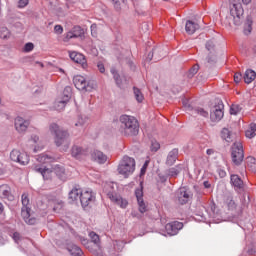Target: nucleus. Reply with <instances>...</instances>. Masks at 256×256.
<instances>
[{
	"label": "nucleus",
	"instance_id": "7ed1b4c3",
	"mask_svg": "<svg viewBox=\"0 0 256 256\" xmlns=\"http://www.w3.org/2000/svg\"><path fill=\"white\" fill-rule=\"evenodd\" d=\"M230 3V17L229 20L232 21L233 25L239 26L243 21V4L241 0H229Z\"/></svg>",
	"mask_w": 256,
	"mask_h": 256
},
{
	"label": "nucleus",
	"instance_id": "e2e57ef3",
	"mask_svg": "<svg viewBox=\"0 0 256 256\" xmlns=\"http://www.w3.org/2000/svg\"><path fill=\"white\" fill-rule=\"evenodd\" d=\"M75 125L76 127H83V125H85V120H83V118H79L78 122Z\"/></svg>",
	"mask_w": 256,
	"mask_h": 256
},
{
	"label": "nucleus",
	"instance_id": "3c124183",
	"mask_svg": "<svg viewBox=\"0 0 256 256\" xmlns=\"http://www.w3.org/2000/svg\"><path fill=\"white\" fill-rule=\"evenodd\" d=\"M33 49H35V45L31 42L26 43L24 46L25 53H31V51H33Z\"/></svg>",
	"mask_w": 256,
	"mask_h": 256
},
{
	"label": "nucleus",
	"instance_id": "20e7f679",
	"mask_svg": "<svg viewBox=\"0 0 256 256\" xmlns=\"http://www.w3.org/2000/svg\"><path fill=\"white\" fill-rule=\"evenodd\" d=\"M135 158L129 157L128 155L123 156L118 165L117 171L119 175H123L125 179L135 173Z\"/></svg>",
	"mask_w": 256,
	"mask_h": 256
},
{
	"label": "nucleus",
	"instance_id": "a878e982",
	"mask_svg": "<svg viewBox=\"0 0 256 256\" xmlns=\"http://www.w3.org/2000/svg\"><path fill=\"white\" fill-rule=\"evenodd\" d=\"M185 30L186 33H188V35H193L195 31H199V24L191 20H188L185 25Z\"/></svg>",
	"mask_w": 256,
	"mask_h": 256
},
{
	"label": "nucleus",
	"instance_id": "cd10ccee",
	"mask_svg": "<svg viewBox=\"0 0 256 256\" xmlns=\"http://www.w3.org/2000/svg\"><path fill=\"white\" fill-rule=\"evenodd\" d=\"M221 139H223V141H226V143H232L233 141V132H231V130H229V128H223L221 130Z\"/></svg>",
	"mask_w": 256,
	"mask_h": 256
},
{
	"label": "nucleus",
	"instance_id": "393cba45",
	"mask_svg": "<svg viewBox=\"0 0 256 256\" xmlns=\"http://www.w3.org/2000/svg\"><path fill=\"white\" fill-rule=\"evenodd\" d=\"M36 160L38 161V163H41V165H43L44 167H47V165L55 161V158L47 154H40L37 156Z\"/></svg>",
	"mask_w": 256,
	"mask_h": 256
},
{
	"label": "nucleus",
	"instance_id": "de8ad7c7",
	"mask_svg": "<svg viewBox=\"0 0 256 256\" xmlns=\"http://www.w3.org/2000/svg\"><path fill=\"white\" fill-rule=\"evenodd\" d=\"M197 71H199V65L193 66L189 72H188V77L191 79V77H194V75H197Z\"/></svg>",
	"mask_w": 256,
	"mask_h": 256
},
{
	"label": "nucleus",
	"instance_id": "37998d69",
	"mask_svg": "<svg viewBox=\"0 0 256 256\" xmlns=\"http://www.w3.org/2000/svg\"><path fill=\"white\" fill-rule=\"evenodd\" d=\"M241 105L239 104H233L230 107V115H238V113H241Z\"/></svg>",
	"mask_w": 256,
	"mask_h": 256
},
{
	"label": "nucleus",
	"instance_id": "13d9d810",
	"mask_svg": "<svg viewBox=\"0 0 256 256\" xmlns=\"http://www.w3.org/2000/svg\"><path fill=\"white\" fill-rule=\"evenodd\" d=\"M97 69L100 73H105V64H103V62H98Z\"/></svg>",
	"mask_w": 256,
	"mask_h": 256
},
{
	"label": "nucleus",
	"instance_id": "774afa93",
	"mask_svg": "<svg viewBox=\"0 0 256 256\" xmlns=\"http://www.w3.org/2000/svg\"><path fill=\"white\" fill-rule=\"evenodd\" d=\"M206 153L207 155H213L215 151L213 149H207Z\"/></svg>",
	"mask_w": 256,
	"mask_h": 256
},
{
	"label": "nucleus",
	"instance_id": "6e6d98bb",
	"mask_svg": "<svg viewBox=\"0 0 256 256\" xmlns=\"http://www.w3.org/2000/svg\"><path fill=\"white\" fill-rule=\"evenodd\" d=\"M241 79H243V75L241 74V72H236L234 74L235 83H241Z\"/></svg>",
	"mask_w": 256,
	"mask_h": 256
},
{
	"label": "nucleus",
	"instance_id": "72a5a7b5",
	"mask_svg": "<svg viewBox=\"0 0 256 256\" xmlns=\"http://www.w3.org/2000/svg\"><path fill=\"white\" fill-rule=\"evenodd\" d=\"M69 102L65 101L63 98H57L55 103H54V109L56 111H63L65 107L67 106Z\"/></svg>",
	"mask_w": 256,
	"mask_h": 256
},
{
	"label": "nucleus",
	"instance_id": "69168bd1",
	"mask_svg": "<svg viewBox=\"0 0 256 256\" xmlns=\"http://www.w3.org/2000/svg\"><path fill=\"white\" fill-rule=\"evenodd\" d=\"M203 185H204L205 189H211V183L209 181H204Z\"/></svg>",
	"mask_w": 256,
	"mask_h": 256
},
{
	"label": "nucleus",
	"instance_id": "f3484780",
	"mask_svg": "<svg viewBox=\"0 0 256 256\" xmlns=\"http://www.w3.org/2000/svg\"><path fill=\"white\" fill-rule=\"evenodd\" d=\"M0 199H7L8 201L15 199V196L11 193V187L8 184L0 185Z\"/></svg>",
	"mask_w": 256,
	"mask_h": 256
},
{
	"label": "nucleus",
	"instance_id": "412c9836",
	"mask_svg": "<svg viewBox=\"0 0 256 256\" xmlns=\"http://www.w3.org/2000/svg\"><path fill=\"white\" fill-rule=\"evenodd\" d=\"M163 50L161 48H154L146 57V61L150 63V61H159L161 59V56H163Z\"/></svg>",
	"mask_w": 256,
	"mask_h": 256
},
{
	"label": "nucleus",
	"instance_id": "aec40b11",
	"mask_svg": "<svg viewBox=\"0 0 256 256\" xmlns=\"http://www.w3.org/2000/svg\"><path fill=\"white\" fill-rule=\"evenodd\" d=\"M88 151L87 149H83V147L74 145L71 149V155L74 157V159H81L87 155Z\"/></svg>",
	"mask_w": 256,
	"mask_h": 256
},
{
	"label": "nucleus",
	"instance_id": "f257e3e1",
	"mask_svg": "<svg viewBox=\"0 0 256 256\" xmlns=\"http://www.w3.org/2000/svg\"><path fill=\"white\" fill-rule=\"evenodd\" d=\"M120 133L125 137H135L139 135V121L135 117L127 114L121 115L119 118Z\"/></svg>",
	"mask_w": 256,
	"mask_h": 256
},
{
	"label": "nucleus",
	"instance_id": "a18cd8bd",
	"mask_svg": "<svg viewBox=\"0 0 256 256\" xmlns=\"http://www.w3.org/2000/svg\"><path fill=\"white\" fill-rule=\"evenodd\" d=\"M97 87V83L95 81H86V88L84 91H91Z\"/></svg>",
	"mask_w": 256,
	"mask_h": 256
},
{
	"label": "nucleus",
	"instance_id": "58836bf2",
	"mask_svg": "<svg viewBox=\"0 0 256 256\" xmlns=\"http://www.w3.org/2000/svg\"><path fill=\"white\" fill-rule=\"evenodd\" d=\"M246 164L247 167H249V169H251V171L256 172V159L253 156H248L246 158Z\"/></svg>",
	"mask_w": 256,
	"mask_h": 256
},
{
	"label": "nucleus",
	"instance_id": "b1692460",
	"mask_svg": "<svg viewBox=\"0 0 256 256\" xmlns=\"http://www.w3.org/2000/svg\"><path fill=\"white\" fill-rule=\"evenodd\" d=\"M110 73L113 75V79H114L117 87H119L120 89H123V85H125V83H127V80H123V78H121V76L119 75V72H117V70L115 68H112L110 70Z\"/></svg>",
	"mask_w": 256,
	"mask_h": 256
},
{
	"label": "nucleus",
	"instance_id": "c9c22d12",
	"mask_svg": "<svg viewBox=\"0 0 256 256\" xmlns=\"http://www.w3.org/2000/svg\"><path fill=\"white\" fill-rule=\"evenodd\" d=\"M245 136L247 139H253V137L256 136V124L252 123L250 124L249 128L245 132Z\"/></svg>",
	"mask_w": 256,
	"mask_h": 256
},
{
	"label": "nucleus",
	"instance_id": "a19ab883",
	"mask_svg": "<svg viewBox=\"0 0 256 256\" xmlns=\"http://www.w3.org/2000/svg\"><path fill=\"white\" fill-rule=\"evenodd\" d=\"M133 91L136 101H138V103H143V99H145V97L143 96V93H141V90H139L137 87H134Z\"/></svg>",
	"mask_w": 256,
	"mask_h": 256
},
{
	"label": "nucleus",
	"instance_id": "ea45409f",
	"mask_svg": "<svg viewBox=\"0 0 256 256\" xmlns=\"http://www.w3.org/2000/svg\"><path fill=\"white\" fill-rule=\"evenodd\" d=\"M192 115H200L201 117H209V112L203 108H194L192 109Z\"/></svg>",
	"mask_w": 256,
	"mask_h": 256
},
{
	"label": "nucleus",
	"instance_id": "338daca9",
	"mask_svg": "<svg viewBox=\"0 0 256 256\" xmlns=\"http://www.w3.org/2000/svg\"><path fill=\"white\" fill-rule=\"evenodd\" d=\"M219 176L221 177V178H223V177H226V175H227V172H225V170H219Z\"/></svg>",
	"mask_w": 256,
	"mask_h": 256
},
{
	"label": "nucleus",
	"instance_id": "f704fd0d",
	"mask_svg": "<svg viewBox=\"0 0 256 256\" xmlns=\"http://www.w3.org/2000/svg\"><path fill=\"white\" fill-rule=\"evenodd\" d=\"M71 95H73V89L71 88V86H66L60 99H64L69 103V101L71 100Z\"/></svg>",
	"mask_w": 256,
	"mask_h": 256
},
{
	"label": "nucleus",
	"instance_id": "4c0bfd02",
	"mask_svg": "<svg viewBox=\"0 0 256 256\" xmlns=\"http://www.w3.org/2000/svg\"><path fill=\"white\" fill-rule=\"evenodd\" d=\"M179 173H181V167L179 166L172 167L166 170V175H168V177H177Z\"/></svg>",
	"mask_w": 256,
	"mask_h": 256
},
{
	"label": "nucleus",
	"instance_id": "09e8293b",
	"mask_svg": "<svg viewBox=\"0 0 256 256\" xmlns=\"http://www.w3.org/2000/svg\"><path fill=\"white\" fill-rule=\"evenodd\" d=\"M159 149H161V145L159 144V142H157V140H152L151 151L157 152L159 151Z\"/></svg>",
	"mask_w": 256,
	"mask_h": 256
},
{
	"label": "nucleus",
	"instance_id": "1a4fd4ad",
	"mask_svg": "<svg viewBox=\"0 0 256 256\" xmlns=\"http://www.w3.org/2000/svg\"><path fill=\"white\" fill-rule=\"evenodd\" d=\"M33 171H35V173H40V175H42L44 181H49V179L53 178V170H51L47 166L35 164L33 166Z\"/></svg>",
	"mask_w": 256,
	"mask_h": 256
},
{
	"label": "nucleus",
	"instance_id": "423d86ee",
	"mask_svg": "<svg viewBox=\"0 0 256 256\" xmlns=\"http://www.w3.org/2000/svg\"><path fill=\"white\" fill-rule=\"evenodd\" d=\"M10 159L14 161V163H19V165H29V155L18 149H13L10 152Z\"/></svg>",
	"mask_w": 256,
	"mask_h": 256
},
{
	"label": "nucleus",
	"instance_id": "9d476101",
	"mask_svg": "<svg viewBox=\"0 0 256 256\" xmlns=\"http://www.w3.org/2000/svg\"><path fill=\"white\" fill-rule=\"evenodd\" d=\"M107 197L110 199V201H112V203H115L118 205V207H121V209H127V205H129L127 199L117 195L115 192H108Z\"/></svg>",
	"mask_w": 256,
	"mask_h": 256
},
{
	"label": "nucleus",
	"instance_id": "bf43d9fd",
	"mask_svg": "<svg viewBox=\"0 0 256 256\" xmlns=\"http://www.w3.org/2000/svg\"><path fill=\"white\" fill-rule=\"evenodd\" d=\"M12 238L15 243H19V241L21 240V234L19 232H14Z\"/></svg>",
	"mask_w": 256,
	"mask_h": 256
},
{
	"label": "nucleus",
	"instance_id": "603ef678",
	"mask_svg": "<svg viewBox=\"0 0 256 256\" xmlns=\"http://www.w3.org/2000/svg\"><path fill=\"white\" fill-rule=\"evenodd\" d=\"M135 195H136L137 201L143 200V188H137L135 190Z\"/></svg>",
	"mask_w": 256,
	"mask_h": 256
},
{
	"label": "nucleus",
	"instance_id": "a211bd4d",
	"mask_svg": "<svg viewBox=\"0 0 256 256\" xmlns=\"http://www.w3.org/2000/svg\"><path fill=\"white\" fill-rule=\"evenodd\" d=\"M73 83L78 91H85L87 89V79L82 75L74 76Z\"/></svg>",
	"mask_w": 256,
	"mask_h": 256
},
{
	"label": "nucleus",
	"instance_id": "0e129e2a",
	"mask_svg": "<svg viewBox=\"0 0 256 256\" xmlns=\"http://www.w3.org/2000/svg\"><path fill=\"white\" fill-rule=\"evenodd\" d=\"M131 217H134L136 219H141V215H139V213L137 211H135V210H133L131 212Z\"/></svg>",
	"mask_w": 256,
	"mask_h": 256
},
{
	"label": "nucleus",
	"instance_id": "680f3d73",
	"mask_svg": "<svg viewBox=\"0 0 256 256\" xmlns=\"http://www.w3.org/2000/svg\"><path fill=\"white\" fill-rule=\"evenodd\" d=\"M39 141V136L37 135H32L29 142L30 143H37Z\"/></svg>",
	"mask_w": 256,
	"mask_h": 256
},
{
	"label": "nucleus",
	"instance_id": "f03ea898",
	"mask_svg": "<svg viewBox=\"0 0 256 256\" xmlns=\"http://www.w3.org/2000/svg\"><path fill=\"white\" fill-rule=\"evenodd\" d=\"M50 133L54 135V143L57 147H61L62 151H67L69 145H71V139H69V132L59 129V125L53 123L50 125Z\"/></svg>",
	"mask_w": 256,
	"mask_h": 256
},
{
	"label": "nucleus",
	"instance_id": "2eb2a0df",
	"mask_svg": "<svg viewBox=\"0 0 256 256\" xmlns=\"http://www.w3.org/2000/svg\"><path fill=\"white\" fill-rule=\"evenodd\" d=\"M69 57L74 63H78V65H81L83 69H87V59H85V56L78 52H70Z\"/></svg>",
	"mask_w": 256,
	"mask_h": 256
},
{
	"label": "nucleus",
	"instance_id": "9b49d317",
	"mask_svg": "<svg viewBox=\"0 0 256 256\" xmlns=\"http://www.w3.org/2000/svg\"><path fill=\"white\" fill-rule=\"evenodd\" d=\"M181 229H183V222L179 221L170 222L165 226V231L170 236L177 235Z\"/></svg>",
	"mask_w": 256,
	"mask_h": 256
},
{
	"label": "nucleus",
	"instance_id": "dca6fc26",
	"mask_svg": "<svg viewBox=\"0 0 256 256\" xmlns=\"http://www.w3.org/2000/svg\"><path fill=\"white\" fill-rule=\"evenodd\" d=\"M91 159L99 165H105V163H107V155L100 150H93L91 152Z\"/></svg>",
	"mask_w": 256,
	"mask_h": 256
},
{
	"label": "nucleus",
	"instance_id": "49530a36",
	"mask_svg": "<svg viewBox=\"0 0 256 256\" xmlns=\"http://www.w3.org/2000/svg\"><path fill=\"white\" fill-rule=\"evenodd\" d=\"M31 217V211L29 212L27 217H23L25 223H27L28 225H35L36 221L35 218H30Z\"/></svg>",
	"mask_w": 256,
	"mask_h": 256
},
{
	"label": "nucleus",
	"instance_id": "39448f33",
	"mask_svg": "<svg viewBox=\"0 0 256 256\" xmlns=\"http://www.w3.org/2000/svg\"><path fill=\"white\" fill-rule=\"evenodd\" d=\"M232 163L234 165H241L243 159H245V151L243 150V144L241 142H235L231 147Z\"/></svg>",
	"mask_w": 256,
	"mask_h": 256
},
{
	"label": "nucleus",
	"instance_id": "0eeeda50",
	"mask_svg": "<svg viewBox=\"0 0 256 256\" xmlns=\"http://www.w3.org/2000/svg\"><path fill=\"white\" fill-rule=\"evenodd\" d=\"M85 35V30L81 28V26H74L69 32L64 35L63 41L64 43H69L71 39H77L79 37H83Z\"/></svg>",
	"mask_w": 256,
	"mask_h": 256
},
{
	"label": "nucleus",
	"instance_id": "4d7b16f0",
	"mask_svg": "<svg viewBox=\"0 0 256 256\" xmlns=\"http://www.w3.org/2000/svg\"><path fill=\"white\" fill-rule=\"evenodd\" d=\"M113 5H114V9L116 11H121V2H119V0H111Z\"/></svg>",
	"mask_w": 256,
	"mask_h": 256
},
{
	"label": "nucleus",
	"instance_id": "2f4dec72",
	"mask_svg": "<svg viewBox=\"0 0 256 256\" xmlns=\"http://www.w3.org/2000/svg\"><path fill=\"white\" fill-rule=\"evenodd\" d=\"M53 172L55 173V175H57V177L61 179V181H65V179H67V177L65 176V168H63V166L55 165L53 167Z\"/></svg>",
	"mask_w": 256,
	"mask_h": 256
},
{
	"label": "nucleus",
	"instance_id": "7c9ffc66",
	"mask_svg": "<svg viewBox=\"0 0 256 256\" xmlns=\"http://www.w3.org/2000/svg\"><path fill=\"white\" fill-rule=\"evenodd\" d=\"M67 251H69L72 256H83V250L75 244H69L67 246Z\"/></svg>",
	"mask_w": 256,
	"mask_h": 256
},
{
	"label": "nucleus",
	"instance_id": "c85d7f7f",
	"mask_svg": "<svg viewBox=\"0 0 256 256\" xmlns=\"http://www.w3.org/2000/svg\"><path fill=\"white\" fill-rule=\"evenodd\" d=\"M179 155V150L174 148L168 153L166 164L167 165H174L175 161H177V156Z\"/></svg>",
	"mask_w": 256,
	"mask_h": 256
},
{
	"label": "nucleus",
	"instance_id": "6ab92c4d",
	"mask_svg": "<svg viewBox=\"0 0 256 256\" xmlns=\"http://www.w3.org/2000/svg\"><path fill=\"white\" fill-rule=\"evenodd\" d=\"M192 194L191 192L187 191L185 188H181L178 191V201L180 205H185L189 203V199H191Z\"/></svg>",
	"mask_w": 256,
	"mask_h": 256
},
{
	"label": "nucleus",
	"instance_id": "79ce46f5",
	"mask_svg": "<svg viewBox=\"0 0 256 256\" xmlns=\"http://www.w3.org/2000/svg\"><path fill=\"white\" fill-rule=\"evenodd\" d=\"M89 237L94 245L99 246V243H101V240H100L99 236L97 235V233L92 231L89 233Z\"/></svg>",
	"mask_w": 256,
	"mask_h": 256
},
{
	"label": "nucleus",
	"instance_id": "e433bc0d",
	"mask_svg": "<svg viewBox=\"0 0 256 256\" xmlns=\"http://www.w3.org/2000/svg\"><path fill=\"white\" fill-rule=\"evenodd\" d=\"M253 30V20L251 17H247L246 22L244 24V33L245 35H249Z\"/></svg>",
	"mask_w": 256,
	"mask_h": 256
},
{
	"label": "nucleus",
	"instance_id": "bb28decb",
	"mask_svg": "<svg viewBox=\"0 0 256 256\" xmlns=\"http://www.w3.org/2000/svg\"><path fill=\"white\" fill-rule=\"evenodd\" d=\"M244 82L249 85V83H253L256 79V72L253 69H247L243 76Z\"/></svg>",
	"mask_w": 256,
	"mask_h": 256
},
{
	"label": "nucleus",
	"instance_id": "6e6552de",
	"mask_svg": "<svg viewBox=\"0 0 256 256\" xmlns=\"http://www.w3.org/2000/svg\"><path fill=\"white\" fill-rule=\"evenodd\" d=\"M223 109H225V105H223V102H218V104L213 107L210 113L211 121H221L223 119V116L225 115Z\"/></svg>",
	"mask_w": 256,
	"mask_h": 256
},
{
	"label": "nucleus",
	"instance_id": "c756f323",
	"mask_svg": "<svg viewBox=\"0 0 256 256\" xmlns=\"http://www.w3.org/2000/svg\"><path fill=\"white\" fill-rule=\"evenodd\" d=\"M81 193H82L81 189L74 187L69 192V196H68L69 201L75 202V201H79V199L81 200Z\"/></svg>",
	"mask_w": 256,
	"mask_h": 256
},
{
	"label": "nucleus",
	"instance_id": "f8f14e48",
	"mask_svg": "<svg viewBox=\"0 0 256 256\" xmlns=\"http://www.w3.org/2000/svg\"><path fill=\"white\" fill-rule=\"evenodd\" d=\"M206 49L210 53V55L207 57V63H210V65H215L217 62V56H215V40H209L206 42Z\"/></svg>",
	"mask_w": 256,
	"mask_h": 256
},
{
	"label": "nucleus",
	"instance_id": "c03bdc74",
	"mask_svg": "<svg viewBox=\"0 0 256 256\" xmlns=\"http://www.w3.org/2000/svg\"><path fill=\"white\" fill-rule=\"evenodd\" d=\"M138 202V207H139V212L140 213H146L147 212V205H145V201L142 200H137Z\"/></svg>",
	"mask_w": 256,
	"mask_h": 256
},
{
	"label": "nucleus",
	"instance_id": "8fccbe9b",
	"mask_svg": "<svg viewBox=\"0 0 256 256\" xmlns=\"http://www.w3.org/2000/svg\"><path fill=\"white\" fill-rule=\"evenodd\" d=\"M0 37L1 39H7L9 37V29H7L6 27L1 28Z\"/></svg>",
	"mask_w": 256,
	"mask_h": 256
},
{
	"label": "nucleus",
	"instance_id": "5701e85b",
	"mask_svg": "<svg viewBox=\"0 0 256 256\" xmlns=\"http://www.w3.org/2000/svg\"><path fill=\"white\" fill-rule=\"evenodd\" d=\"M22 211L21 215L22 217H28L29 212L31 211V208H29V197H27V194L22 195Z\"/></svg>",
	"mask_w": 256,
	"mask_h": 256
},
{
	"label": "nucleus",
	"instance_id": "ddd939ff",
	"mask_svg": "<svg viewBox=\"0 0 256 256\" xmlns=\"http://www.w3.org/2000/svg\"><path fill=\"white\" fill-rule=\"evenodd\" d=\"M95 201V195L91 190L82 191L80 194V203L82 207H88V205Z\"/></svg>",
	"mask_w": 256,
	"mask_h": 256
},
{
	"label": "nucleus",
	"instance_id": "4be33fe9",
	"mask_svg": "<svg viewBox=\"0 0 256 256\" xmlns=\"http://www.w3.org/2000/svg\"><path fill=\"white\" fill-rule=\"evenodd\" d=\"M224 206L226 209H228V211H235V209H237V203L235 202L233 195L228 194L225 196Z\"/></svg>",
	"mask_w": 256,
	"mask_h": 256
},
{
	"label": "nucleus",
	"instance_id": "473e14b6",
	"mask_svg": "<svg viewBox=\"0 0 256 256\" xmlns=\"http://www.w3.org/2000/svg\"><path fill=\"white\" fill-rule=\"evenodd\" d=\"M230 183L237 189H242L243 188V180L239 177V175L232 174L230 177Z\"/></svg>",
	"mask_w": 256,
	"mask_h": 256
},
{
	"label": "nucleus",
	"instance_id": "5fc2aeb1",
	"mask_svg": "<svg viewBox=\"0 0 256 256\" xmlns=\"http://www.w3.org/2000/svg\"><path fill=\"white\" fill-rule=\"evenodd\" d=\"M29 5V0H19L18 1V8L23 9Z\"/></svg>",
	"mask_w": 256,
	"mask_h": 256
},
{
	"label": "nucleus",
	"instance_id": "864d4df0",
	"mask_svg": "<svg viewBox=\"0 0 256 256\" xmlns=\"http://www.w3.org/2000/svg\"><path fill=\"white\" fill-rule=\"evenodd\" d=\"M54 33L56 34V35H63V26H61V25H55L54 26Z\"/></svg>",
	"mask_w": 256,
	"mask_h": 256
},
{
	"label": "nucleus",
	"instance_id": "4468645a",
	"mask_svg": "<svg viewBox=\"0 0 256 256\" xmlns=\"http://www.w3.org/2000/svg\"><path fill=\"white\" fill-rule=\"evenodd\" d=\"M15 129L18 131V133H25L27 131V128L30 125L29 120H25L22 117L18 116L15 118Z\"/></svg>",
	"mask_w": 256,
	"mask_h": 256
},
{
	"label": "nucleus",
	"instance_id": "052dcab7",
	"mask_svg": "<svg viewBox=\"0 0 256 256\" xmlns=\"http://www.w3.org/2000/svg\"><path fill=\"white\" fill-rule=\"evenodd\" d=\"M147 167H149V161H145V163L143 164L142 168H141V174L144 175V173L147 171Z\"/></svg>",
	"mask_w": 256,
	"mask_h": 256
}]
</instances>
